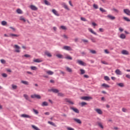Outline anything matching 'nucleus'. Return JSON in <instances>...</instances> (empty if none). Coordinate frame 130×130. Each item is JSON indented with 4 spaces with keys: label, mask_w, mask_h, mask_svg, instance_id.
I'll return each instance as SVG.
<instances>
[{
    "label": "nucleus",
    "mask_w": 130,
    "mask_h": 130,
    "mask_svg": "<svg viewBox=\"0 0 130 130\" xmlns=\"http://www.w3.org/2000/svg\"><path fill=\"white\" fill-rule=\"evenodd\" d=\"M95 111L96 112H97V113H98V114H103V112H102V110H101L100 109H95Z\"/></svg>",
    "instance_id": "7"
},
{
    "label": "nucleus",
    "mask_w": 130,
    "mask_h": 130,
    "mask_svg": "<svg viewBox=\"0 0 130 130\" xmlns=\"http://www.w3.org/2000/svg\"><path fill=\"white\" fill-rule=\"evenodd\" d=\"M21 117H23L24 118H31V116L29 115L26 114H23L21 115Z\"/></svg>",
    "instance_id": "2"
},
{
    "label": "nucleus",
    "mask_w": 130,
    "mask_h": 130,
    "mask_svg": "<svg viewBox=\"0 0 130 130\" xmlns=\"http://www.w3.org/2000/svg\"><path fill=\"white\" fill-rule=\"evenodd\" d=\"M98 125L101 127V128H104V126H103V124L101 122H98Z\"/></svg>",
    "instance_id": "19"
},
{
    "label": "nucleus",
    "mask_w": 130,
    "mask_h": 130,
    "mask_svg": "<svg viewBox=\"0 0 130 130\" xmlns=\"http://www.w3.org/2000/svg\"><path fill=\"white\" fill-rule=\"evenodd\" d=\"M45 54L49 57H51L52 56V55H51V54L49 52H45Z\"/></svg>",
    "instance_id": "17"
},
{
    "label": "nucleus",
    "mask_w": 130,
    "mask_h": 130,
    "mask_svg": "<svg viewBox=\"0 0 130 130\" xmlns=\"http://www.w3.org/2000/svg\"><path fill=\"white\" fill-rule=\"evenodd\" d=\"M117 85L119 87H124V85L122 83H118Z\"/></svg>",
    "instance_id": "46"
},
{
    "label": "nucleus",
    "mask_w": 130,
    "mask_h": 130,
    "mask_svg": "<svg viewBox=\"0 0 130 130\" xmlns=\"http://www.w3.org/2000/svg\"><path fill=\"white\" fill-rule=\"evenodd\" d=\"M46 74L47 75H49L50 76H51L54 74V73L51 71H47L46 72Z\"/></svg>",
    "instance_id": "15"
},
{
    "label": "nucleus",
    "mask_w": 130,
    "mask_h": 130,
    "mask_svg": "<svg viewBox=\"0 0 130 130\" xmlns=\"http://www.w3.org/2000/svg\"><path fill=\"white\" fill-rule=\"evenodd\" d=\"M23 97L26 99V100L29 101V96H28L26 94H23Z\"/></svg>",
    "instance_id": "34"
},
{
    "label": "nucleus",
    "mask_w": 130,
    "mask_h": 130,
    "mask_svg": "<svg viewBox=\"0 0 130 130\" xmlns=\"http://www.w3.org/2000/svg\"><path fill=\"white\" fill-rule=\"evenodd\" d=\"M104 79L105 80V81H110V79L108 76H105Z\"/></svg>",
    "instance_id": "44"
},
{
    "label": "nucleus",
    "mask_w": 130,
    "mask_h": 130,
    "mask_svg": "<svg viewBox=\"0 0 130 130\" xmlns=\"http://www.w3.org/2000/svg\"><path fill=\"white\" fill-rule=\"evenodd\" d=\"M126 78H127V79H130V75L127 74L125 75Z\"/></svg>",
    "instance_id": "64"
},
{
    "label": "nucleus",
    "mask_w": 130,
    "mask_h": 130,
    "mask_svg": "<svg viewBox=\"0 0 130 130\" xmlns=\"http://www.w3.org/2000/svg\"><path fill=\"white\" fill-rule=\"evenodd\" d=\"M112 11H113L114 13H116L117 14H118V13H119V11L115 8H113Z\"/></svg>",
    "instance_id": "35"
},
{
    "label": "nucleus",
    "mask_w": 130,
    "mask_h": 130,
    "mask_svg": "<svg viewBox=\"0 0 130 130\" xmlns=\"http://www.w3.org/2000/svg\"><path fill=\"white\" fill-rule=\"evenodd\" d=\"M48 123H49V124H51V125H53V126L56 127V125H55V124L53 123V122L48 121Z\"/></svg>",
    "instance_id": "29"
},
{
    "label": "nucleus",
    "mask_w": 130,
    "mask_h": 130,
    "mask_svg": "<svg viewBox=\"0 0 130 130\" xmlns=\"http://www.w3.org/2000/svg\"><path fill=\"white\" fill-rule=\"evenodd\" d=\"M123 30H124L123 28L121 27L119 28V31H120V32H123Z\"/></svg>",
    "instance_id": "60"
},
{
    "label": "nucleus",
    "mask_w": 130,
    "mask_h": 130,
    "mask_svg": "<svg viewBox=\"0 0 130 130\" xmlns=\"http://www.w3.org/2000/svg\"><path fill=\"white\" fill-rule=\"evenodd\" d=\"M70 109H71L72 110H73L74 111V112H75L76 113H79L80 111H79V110L76 108H74L73 107H71L70 108Z\"/></svg>",
    "instance_id": "6"
},
{
    "label": "nucleus",
    "mask_w": 130,
    "mask_h": 130,
    "mask_svg": "<svg viewBox=\"0 0 130 130\" xmlns=\"http://www.w3.org/2000/svg\"><path fill=\"white\" fill-rule=\"evenodd\" d=\"M14 48H15V49H20V47L18 45H15Z\"/></svg>",
    "instance_id": "42"
},
{
    "label": "nucleus",
    "mask_w": 130,
    "mask_h": 130,
    "mask_svg": "<svg viewBox=\"0 0 130 130\" xmlns=\"http://www.w3.org/2000/svg\"><path fill=\"white\" fill-rule=\"evenodd\" d=\"M99 31H100V32H104V29H103V28H99Z\"/></svg>",
    "instance_id": "62"
},
{
    "label": "nucleus",
    "mask_w": 130,
    "mask_h": 130,
    "mask_svg": "<svg viewBox=\"0 0 130 130\" xmlns=\"http://www.w3.org/2000/svg\"><path fill=\"white\" fill-rule=\"evenodd\" d=\"M68 103H69V104H71L72 105H73V104H74V102H73L71 100H69V102H68Z\"/></svg>",
    "instance_id": "59"
},
{
    "label": "nucleus",
    "mask_w": 130,
    "mask_h": 130,
    "mask_svg": "<svg viewBox=\"0 0 130 130\" xmlns=\"http://www.w3.org/2000/svg\"><path fill=\"white\" fill-rule=\"evenodd\" d=\"M63 49H71V47L65 46L63 47Z\"/></svg>",
    "instance_id": "49"
},
{
    "label": "nucleus",
    "mask_w": 130,
    "mask_h": 130,
    "mask_svg": "<svg viewBox=\"0 0 130 130\" xmlns=\"http://www.w3.org/2000/svg\"><path fill=\"white\" fill-rule=\"evenodd\" d=\"M44 3L45 5H47V6H50V3L48 1H47V0H45Z\"/></svg>",
    "instance_id": "40"
},
{
    "label": "nucleus",
    "mask_w": 130,
    "mask_h": 130,
    "mask_svg": "<svg viewBox=\"0 0 130 130\" xmlns=\"http://www.w3.org/2000/svg\"><path fill=\"white\" fill-rule=\"evenodd\" d=\"M107 18H108L110 20H115V17L111 15H108L107 16Z\"/></svg>",
    "instance_id": "12"
},
{
    "label": "nucleus",
    "mask_w": 130,
    "mask_h": 130,
    "mask_svg": "<svg viewBox=\"0 0 130 130\" xmlns=\"http://www.w3.org/2000/svg\"><path fill=\"white\" fill-rule=\"evenodd\" d=\"M66 59H69V60H72L73 59V58L71 57L70 55H67L65 57Z\"/></svg>",
    "instance_id": "23"
},
{
    "label": "nucleus",
    "mask_w": 130,
    "mask_h": 130,
    "mask_svg": "<svg viewBox=\"0 0 130 130\" xmlns=\"http://www.w3.org/2000/svg\"><path fill=\"white\" fill-rule=\"evenodd\" d=\"M16 12L17 14H23V11L21 9H17Z\"/></svg>",
    "instance_id": "32"
},
{
    "label": "nucleus",
    "mask_w": 130,
    "mask_h": 130,
    "mask_svg": "<svg viewBox=\"0 0 130 130\" xmlns=\"http://www.w3.org/2000/svg\"><path fill=\"white\" fill-rule=\"evenodd\" d=\"M88 31H89L90 32V33H91L92 34H93V35H97V33H96V32H95L93 30V29H92L91 28H88Z\"/></svg>",
    "instance_id": "8"
},
{
    "label": "nucleus",
    "mask_w": 130,
    "mask_h": 130,
    "mask_svg": "<svg viewBox=\"0 0 130 130\" xmlns=\"http://www.w3.org/2000/svg\"><path fill=\"white\" fill-rule=\"evenodd\" d=\"M1 61L2 63H6V60H5L4 59H1Z\"/></svg>",
    "instance_id": "61"
},
{
    "label": "nucleus",
    "mask_w": 130,
    "mask_h": 130,
    "mask_svg": "<svg viewBox=\"0 0 130 130\" xmlns=\"http://www.w3.org/2000/svg\"><path fill=\"white\" fill-rule=\"evenodd\" d=\"M1 24L3 26H6V25L7 24V22L6 21H2Z\"/></svg>",
    "instance_id": "36"
},
{
    "label": "nucleus",
    "mask_w": 130,
    "mask_h": 130,
    "mask_svg": "<svg viewBox=\"0 0 130 130\" xmlns=\"http://www.w3.org/2000/svg\"><path fill=\"white\" fill-rule=\"evenodd\" d=\"M42 106H48V103L47 102H44L42 104Z\"/></svg>",
    "instance_id": "24"
},
{
    "label": "nucleus",
    "mask_w": 130,
    "mask_h": 130,
    "mask_svg": "<svg viewBox=\"0 0 130 130\" xmlns=\"http://www.w3.org/2000/svg\"><path fill=\"white\" fill-rule=\"evenodd\" d=\"M36 95L37 94H32L30 96L31 98L34 99V98H36Z\"/></svg>",
    "instance_id": "57"
},
{
    "label": "nucleus",
    "mask_w": 130,
    "mask_h": 130,
    "mask_svg": "<svg viewBox=\"0 0 130 130\" xmlns=\"http://www.w3.org/2000/svg\"><path fill=\"white\" fill-rule=\"evenodd\" d=\"M34 62H42L43 60L41 59H34Z\"/></svg>",
    "instance_id": "16"
},
{
    "label": "nucleus",
    "mask_w": 130,
    "mask_h": 130,
    "mask_svg": "<svg viewBox=\"0 0 130 130\" xmlns=\"http://www.w3.org/2000/svg\"><path fill=\"white\" fill-rule=\"evenodd\" d=\"M81 43H84V44H87V43H89V41L88 40H86V39H82L81 40Z\"/></svg>",
    "instance_id": "13"
},
{
    "label": "nucleus",
    "mask_w": 130,
    "mask_h": 130,
    "mask_svg": "<svg viewBox=\"0 0 130 130\" xmlns=\"http://www.w3.org/2000/svg\"><path fill=\"white\" fill-rule=\"evenodd\" d=\"M60 28V29H62V30H67V27L63 25L61 26Z\"/></svg>",
    "instance_id": "45"
},
{
    "label": "nucleus",
    "mask_w": 130,
    "mask_h": 130,
    "mask_svg": "<svg viewBox=\"0 0 130 130\" xmlns=\"http://www.w3.org/2000/svg\"><path fill=\"white\" fill-rule=\"evenodd\" d=\"M115 74H116V75H122L121 73V71H120V70H119V69H117L115 71Z\"/></svg>",
    "instance_id": "14"
},
{
    "label": "nucleus",
    "mask_w": 130,
    "mask_h": 130,
    "mask_svg": "<svg viewBox=\"0 0 130 130\" xmlns=\"http://www.w3.org/2000/svg\"><path fill=\"white\" fill-rule=\"evenodd\" d=\"M33 111L36 114H38L39 112H38V111H37V110H35V109H33Z\"/></svg>",
    "instance_id": "55"
},
{
    "label": "nucleus",
    "mask_w": 130,
    "mask_h": 130,
    "mask_svg": "<svg viewBox=\"0 0 130 130\" xmlns=\"http://www.w3.org/2000/svg\"><path fill=\"white\" fill-rule=\"evenodd\" d=\"M51 91H52L53 93H58L59 92V90L57 89H51Z\"/></svg>",
    "instance_id": "20"
},
{
    "label": "nucleus",
    "mask_w": 130,
    "mask_h": 130,
    "mask_svg": "<svg viewBox=\"0 0 130 130\" xmlns=\"http://www.w3.org/2000/svg\"><path fill=\"white\" fill-rule=\"evenodd\" d=\"M102 87H104V88H109L110 86L108 84H106V83H104L102 85Z\"/></svg>",
    "instance_id": "25"
},
{
    "label": "nucleus",
    "mask_w": 130,
    "mask_h": 130,
    "mask_svg": "<svg viewBox=\"0 0 130 130\" xmlns=\"http://www.w3.org/2000/svg\"><path fill=\"white\" fill-rule=\"evenodd\" d=\"M52 12L53 14H54L55 15V16H59V14H58V12H57V11L56 10H55V9H53L52 10Z\"/></svg>",
    "instance_id": "11"
},
{
    "label": "nucleus",
    "mask_w": 130,
    "mask_h": 130,
    "mask_svg": "<svg viewBox=\"0 0 130 130\" xmlns=\"http://www.w3.org/2000/svg\"><path fill=\"white\" fill-rule=\"evenodd\" d=\"M56 56H57V57H58V58H63L62 55H61L60 54H56Z\"/></svg>",
    "instance_id": "33"
},
{
    "label": "nucleus",
    "mask_w": 130,
    "mask_h": 130,
    "mask_svg": "<svg viewBox=\"0 0 130 130\" xmlns=\"http://www.w3.org/2000/svg\"><path fill=\"white\" fill-rule=\"evenodd\" d=\"M123 19L125 20V21H126L127 22H130V19H129L128 18L124 17Z\"/></svg>",
    "instance_id": "47"
},
{
    "label": "nucleus",
    "mask_w": 130,
    "mask_h": 130,
    "mask_svg": "<svg viewBox=\"0 0 130 130\" xmlns=\"http://www.w3.org/2000/svg\"><path fill=\"white\" fill-rule=\"evenodd\" d=\"M123 12L126 15H127V16H130V10L127 9H124L123 10Z\"/></svg>",
    "instance_id": "3"
},
{
    "label": "nucleus",
    "mask_w": 130,
    "mask_h": 130,
    "mask_svg": "<svg viewBox=\"0 0 130 130\" xmlns=\"http://www.w3.org/2000/svg\"><path fill=\"white\" fill-rule=\"evenodd\" d=\"M74 121L77 122V123H79V124H81V123H82V121H81L80 119L74 118Z\"/></svg>",
    "instance_id": "9"
},
{
    "label": "nucleus",
    "mask_w": 130,
    "mask_h": 130,
    "mask_svg": "<svg viewBox=\"0 0 130 130\" xmlns=\"http://www.w3.org/2000/svg\"><path fill=\"white\" fill-rule=\"evenodd\" d=\"M81 99L82 100H86V101H89L90 100H92V97L91 96H83L81 97Z\"/></svg>",
    "instance_id": "1"
},
{
    "label": "nucleus",
    "mask_w": 130,
    "mask_h": 130,
    "mask_svg": "<svg viewBox=\"0 0 130 130\" xmlns=\"http://www.w3.org/2000/svg\"><path fill=\"white\" fill-rule=\"evenodd\" d=\"M57 95L59 97H63V96H64V94L63 93L60 92H58Z\"/></svg>",
    "instance_id": "37"
},
{
    "label": "nucleus",
    "mask_w": 130,
    "mask_h": 130,
    "mask_svg": "<svg viewBox=\"0 0 130 130\" xmlns=\"http://www.w3.org/2000/svg\"><path fill=\"white\" fill-rule=\"evenodd\" d=\"M93 8H94V9H98V5H96V4H93Z\"/></svg>",
    "instance_id": "54"
},
{
    "label": "nucleus",
    "mask_w": 130,
    "mask_h": 130,
    "mask_svg": "<svg viewBox=\"0 0 130 130\" xmlns=\"http://www.w3.org/2000/svg\"><path fill=\"white\" fill-rule=\"evenodd\" d=\"M90 52L93 54H95L96 53V51H95V50H90Z\"/></svg>",
    "instance_id": "48"
},
{
    "label": "nucleus",
    "mask_w": 130,
    "mask_h": 130,
    "mask_svg": "<svg viewBox=\"0 0 130 130\" xmlns=\"http://www.w3.org/2000/svg\"><path fill=\"white\" fill-rule=\"evenodd\" d=\"M36 98H37V99H41V96L40 95L37 94L36 95Z\"/></svg>",
    "instance_id": "58"
},
{
    "label": "nucleus",
    "mask_w": 130,
    "mask_h": 130,
    "mask_svg": "<svg viewBox=\"0 0 130 130\" xmlns=\"http://www.w3.org/2000/svg\"><path fill=\"white\" fill-rule=\"evenodd\" d=\"M12 89H13L14 90H16V89L18 88V86L17 85H15L14 84L12 85Z\"/></svg>",
    "instance_id": "41"
},
{
    "label": "nucleus",
    "mask_w": 130,
    "mask_h": 130,
    "mask_svg": "<svg viewBox=\"0 0 130 130\" xmlns=\"http://www.w3.org/2000/svg\"><path fill=\"white\" fill-rule=\"evenodd\" d=\"M10 37H19V35L13 34H10Z\"/></svg>",
    "instance_id": "26"
},
{
    "label": "nucleus",
    "mask_w": 130,
    "mask_h": 130,
    "mask_svg": "<svg viewBox=\"0 0 130 130\" xmlns=\"http://www.w3.org/2000/svg\"><path fill=\"white\" fill-rule=\"evenodd\" d=\"M122 111H123V112H126V111H127V110L124 108H123L122 109Z\"/></svg>",
    "instance_id": "56"
},
{
    "label": "nucleus",
    "mask_w": 130,
    "mask_h": 130,
    "mask_svg": "<svg viewBox=\"0 0 130 130\" xmlns=\"http://www.w3.org/2000/svg\"><path fill=\"white\" fill-rule=\"evenodd\" d=\"M77 62L80 66H86V63L81 60H77Z\"/></svg>",
    "instance_id": "4"
},
{
    "label": "nucleus",
    "mask_w": 130,
    "mask_h": 130,
    "mask_svg": "<svg viewBox=\"0 0 130 130\" xmlns=\"http://www.w3.org/2000/svg\"><path fill=\"white\" fill-rule=\"evenodd\" d=\"M80 19L81 21H83V22H87V20L84 17H81Z\"/></svg>",
    "instance_id": "50"
},
{
    "label": "nucleus",
    "mask_w": 130,
    "mask_h": 130,
    "mask_svg": "<svg viewBox=\"0 0 130 130\" xmlns=\"http://www.w3.org/2000/svg\"><path fill=\"white\" fill-rule=\"evenodd\" d=\"M62 37H63V38H65V39H68V36L66 35H63L62 36Z\"/></svg>",
    "instance_id": "63"
},
{
    "label": "nucleus",
    "mask_w": 130,
    "mask_h": 130,
    "mask_svg": "<svg viewBox=\"0 0 130 130\" xmlns=\"http://www.w3.org/2000/svg\"><path fill=\"white\" fill-rule=\"evenodd\" d=\"M122 54H125V55H127L128 54V52L125 50H123L122 51Z\"/></svg>",
    "instance_id": "22"
},
{
    "label": "nucleus",
    "mask_w": 130,
    "mask_h": 130,
    "mask_svg": "<svg viewBox=\"0 0 130 130\" xmlns=\"http://www.w3.org/2000/svg\"><path fill=\"white\" fill-rule=\"evenodd\" d=\"M62 5L63 6L64 9L68 10V11H70V8H69V7H68V5H67L66 3H62Z\"/></svg>",
    "instance_id": "10"
},
{
    "label": "nucleus",
    "mask_w": 130,
    "mask_h": 130,
    "mask_svg": "<svg viewBox=\"0 0 130 130\" xmlns=\"http://www.w3.org/2000/svg\"><path fill=\"white\" fill-rule=\"evenodd\" d=\"M120 38H121V39H125L126 38V36L125 35H124V34H122L120 35Z\"/></svg>",
    "instance_id": "18"
},
{
    "label": "nucleus",
    "mask_w": 130,
    "mask_h": 130,
    "mask_svg": "<svg viewBox=\"0 0 130 130\" xmlns=\"http://www.w3.org/2000/svg\"><path fill=\"white\" fill-rule=\"evenodd\" d=\"M2 76L4 78H7V77H8V75L6 73H3V74H2Z\"/></svg>",
    "instance_id": "53"
},
{
    "label": "nucleus",
    "mask_w": 130,
    "mask_h": 130,
    "mask_svg": "<svg viewBox=\"0 0 130 130\" xmlns=\"http://www.w3.org/2000/svg\"><path fill=\"white\" fill-rule=\"evenodd\" d=\"M67 129L68 130H75L74 128L71 127H67Z\"/></svg>",
    "instance_id": "52"
},
{
    "label": "nucleus",
    "mask_w": 130,
    "mask_h": 130,
    "mask_svg": "<svg viewBox=\"0 0 130 130\" xmlns=\"http://www.w3.org/2000/svg\"><path fill=\"white\" fill-rule=\"evenodd\" d=\"M31 127H32V128H34V129H35V130H40V129H39V128H38V127H37L34 125H32Z\"/></svg>",
    "instance_id": "28"
},
{
    "label": "nucleus",
    "mask_w": 130,
    "mask_h": 130,
    "mask_svg": "<svg viewBox=\"0 0 130 130\" xmlns=\"http://www.w3.org/2000/svg\"><path fill=\"white\" fill-rule=\"evenodd\" d=\"M30 69L32 71H36V70H37V67H36L35 66H32V67H30Z\"/></svg>",
    "instance_id": "38"
},
{
    "label": "nucleus",
    "mask_w": 130,
    "mask_h": 130,
    "mask_svg": "<svg viewBox=\"0 0 130 130\" xmlns=\"http://www.w3.org/2000/svg\"><path fill=\"white\" fill-rule=\"evenodd\" d=\"M21 83L22 84H24V85H29V82L26 81L22 80Z\"/></svg>",
    "instance_id": "27"
},
{
    "label": "nucleus",
    "mask_w": 130,
    "mask_h": 130,
    "mask_svg": "<svg viewBox=\"0 0 130 130\" xmlns=\"http://www.w3.org/2000/svg\"><path fill=\"white\" fill-rule=\"evenodd\" d=\"M100 10L101 11V12H102V13H106V10L102 8H100Z\"/></svg>",
    "instance_id": "43"
},
{
    "label": "nucleus",
    "mask_w": 130,
    "mask_h": 130,
    "mask_svg": "<svg viewBox=\"0 0 130 130\" xmlns=\"http://www.w3.org/2000/svg\"><path fill=\"white\" fill-rule=\"evenodd\" d=\"M66 70L67 72H68L69 73H72V72H73V70H72V69L69 67H66Z\"/></svg>",
    "instance_id": "30"
},
{
    "label": "nucleus",
    "mask_w": 130,
    "mask_h": 130,
    "mask_svg": "<svg viewBox=\"0 0 130 130\" xmlns=\"http://www.w3.org/2000/svg\"><path fill=\"white\" fill-rule=\"evenodd\" d=\"M91 41L93 42V43H96V39L94 38H91L90 39Z\"/></svg>",
    "instance_id": "31"
},
{
    "label": "nucleus",
    "mask_w": 130,
    "mask_h": 130,
    "mask_svg": "<svg viewBox=\"0 0 130 130\" xmlns=\"http://www.w3.org/2000/svg\"><path fill=\"white\" fill-rule=\"evenodd\" d=\"M81 106H85V105H87V103L86 102H82L81 103Z\"/></svg>",
    "instance_id": "51"
},
{
    "label": "nucleus",
    "mask_w": 130,
    "mask_h": 130,
    "mask_svg": "<svg viewBox=\"0 0 130 130\" xmlns=\"http://www.w3.org/2000/svg\"><path fill=\"white\" fill-rule=\"evenodd\" d=\"M80 72H81L80 75H84V74H85V73H86L85 70L83 69H80Z\"/></svg>",
    "instance_id": "39"
},
{
    "label": "nucleus",
    "mask_w": 130,
    "mask_h": 130,
    "mask_svg": "<svg viewBox=\"0 0 130 130\" xmlns=\"http://www.w3.org/2000/svg\"><path fill=\"white\" fill-rule=\"evenodd\" d=\"M19 20L20 21H22V22H26V19H25V18H24V17L23 16H20L19 17Z\"/></svg>",
    "instance_id": "21"
},
{
    "label": "nucleus",
    "mask_w": 130,
    "mask_h": 130,
    "mask_svg": "<svg viewBox=\"0 0 130 130\" xmlns=\"http://www.w3.org/2000/svg\"><path fill=\"white\" fill-rule=\"evenodd\" d=\"M29 8L32 11H37V10H38V8H37L36 6L34 5H30Z\"/></svg>",
    "instance_id": "5"
}]
</instances>
